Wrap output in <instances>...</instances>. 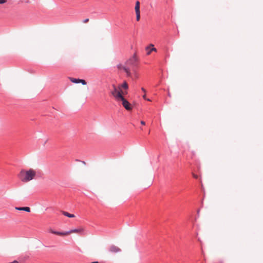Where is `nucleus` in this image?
Wrapping results in <instances>:
<instances>
[{
  "label": "nucleus",
  "instance_id": "nucleus-19",
  "mask_svg": "<svg viewBox=\"0 0 263 263\" xmlns=\"http://www.w3.org/2000/svg\"><path fill=\"white\" fill-rule=\"evenodd\" d=\"M141 90L143 92H144V93L146 92V90L144 88H141Z\"/></svg>",
  "mask_w": 263,
  "mask_h": 263
},
{
  "label": "nucleus",
  "instance_id": "nucleus-2",
  "mask_svg": "<svg viewBox=\"0 0 263 263\" xmlns=\"http://www.w3.org/2000/svg\"><path fill=\"white\" fill-rule=\"evenodd\" d=\"M49 232L50 233L55 234V235L64 236H67V235H69L72 233H79V234H82L84 232V229L83 228H80L79 229L71 230L69 231L65 232H57V231H55L52 229H50Z\"/></svg>",
  "mask_w": 263,
  "mask_h": 263
},
{
  "label": "nucleus",
  "instance_id": "nucleus-10",
  "mask_svg": "<svg viewBox=\"0 0 263 263\" xmlns=\"http://www.w3.org/2000/svg\"><path fill=\"white\" fill-rule=\"evenodd\" d=\"M153 46H154V45L151 44V46L147 47L146 48V50L147 51V54L148 55L150 54L152 51H156L157 49L153 47Z\"/></svg>",
  "mask_w": 263,
  "mask_h": 263
},
{
  "label": "nucleus",
  "instance_id": "nucleus-8",
  "mask_svg": "<svg viewBox=\"0 0 263 263\" xmlns=\"http://www.w3.org/2000/svg\"><path fill=\"white\" fill-rule=\"evenodd\" d=\"M109 251L112 253H117L121 251V249L118 246L112 245L109 247Z\"/></svg>",
  "mask_w": 263,
  "mask_h": 263
},
{
  "label": "nucleus",
  "instance_id": "nucleus-5",
  "mask_svg": "<svg viewBox=\"0 0 263 263\" xmlns=\"http://www.w3.org/2000/svg\"><path fill=\"white\" fill-rule=\"evenodd\" d=\"M118 101H121L122 104L123 106L124 107V108L127 110H132V108L131 106V104L126 100L123 96L121 97L119 100H117Z\"/></svg>",
  "mask_w": 263,
  "mask_h": 263
},
{
  "label": "nucleus",
  "instance_id": "nucleus-11",
  "mask_svg": "<svg viewBox=\"0 0 263 263\" xmlns=\"http://www.w3.org/2000/svg\"><path fill=\"white\" fill-rule=\"evenodd\" d=\"M15 210H18V211H24L27 212H30V209L29 207H15Z\"/></svg>",
  "mask_w": 263,
  "mask_h": 263
},
{
  "label": "nucleus",
  "instance_id": "nucleus-6",
  "mask_svg": "<svg viewBox=\"0 0 263 263\" xmlns=\"http://www.w3.org/2000/svg\"><path fill=\"white\" fill-rule=\"evenodd\" d=\"M138 60V58L136 54H134L130 59L125 62L129 66L134 65Z\"/></svg>",
  "mask_w": 263,
  "mask_h": 263
},
{
  "label": "nucleus",
  "instance_id": "nucleus-21",
  "mask_svg": "<svg viewBox=\"0 0 263 263\" xmlns=\"http://www.w3.org/2000/svg\"><path fill=\"white\" fill-rule=\"evenodd\" d=\"M11 263H18V261H16V260H14V261H13V262H12Z\"/></svg>",
  "mask_w": 263,
  "mask_h": 263
},
{
  "label": "nucleus",
  "instance_id": "nucleus-13",
  "mask_svg": "<svg viewBox=\"0 0 263 263\" xmlns=\"http://www.w3.org/2000/svg\"><path fill=\"white\" fill-rule=\"evenodd\" d=\"M62 214L65 215V216H67L69 218H73L75 217L74 215L70 214L67 212L63 211Z\"/></svg>",
  "mask_w": 263,
  "mask_h": 263
},
{
  "label": "nucleus",
  "instance_id": "nucleus-20",
  "mask_svg": "<svg viewBox=\"0 0 263 263\" xmlns=\"http://www.w3.org/2000/svg\"><path fill=\"white\" fill-rule=\"evenodd\" d=\"M143 98L144 99H145H145H146V95H145V94H144V95L143 96Z\"/></svg>",
  "mask_w": 263,
  "mask_h": 263
},
{
  "label": "nucleus",
  "instance_id": "nucleus-7",
  "mask_svg": "<svg viewBox=\"0 0 263 263\" xmlns=\"http://www.w3.org/2000/svg\"><path fill=\"white\" fill-rule=\"evenodd\" d=\"M135 12L136 14V20L139 21L140 19V2L137 1L135 7Z\"/></svg>",
  "mask_w": 263,
  "mask_h": 263
},
{
  "label": "nucleus",
  "instance_id": "nucleus-17",
  "mask_svg": "<svg viewBox=\"0 0 263 263\" xmlns=\"http://www.w3.org/2000/svg\"><path fill=\"white\" fill-rule=\"evenodd\" d=\"M193 177H194L196 179L198 178V176L195 174H193Z\"/></svg>",
  "mask_w": 263,
  "mask_h": 263
},
{
  "label": "nucleus",
  "instance_id": "nucleus-9",
  "mask_svg": "<svg viewBox=\"0 0 263 263\" xmlns=\"http://www.w3.org/2000/svg\"><path fill=\"white\" fill-rule=\"evenodd\" d=\"M70 81L71 82L74 83H81L83 85H86V81L84 80L70 78Z\"/></svg>",
  "mask_w": 263,
  "mask_h": 263
},
{
  "label": "nucleus",
  "instance_id": "nucleus-4",
  "mask_svg": "<svg viewBox=\"0 0 263 263\" xmlns=\"http://www.w3.org/2000/svg\"><path fill=\"white\" fill-rule=\"evenodd\" d=\"M112 87L114 88L113 90L111 92V95L115 98V99L118 100L121 97H122V94L120 90H118L116 86L114 85H112Z\"/></svg>",
  "mask_w": 263,
  "mask_h": 263
},
{
  "label": "nucleus",
  "instance_id": "nucleus-23",
  "mask_svg": "<svg viewBox=\"0 0 263 263\" xmlns=\"http://www.w3.org/2000/svg\"><path fill=\"white\" fill-rule=\"evenodd\" d=\"M90 263H100V262H99L98 261H94V262H92Z\"/></svg>",
  "mask_w": 263,
  "mask_h": 263
},
{
  "label": "nucleus",
  "instance_id": "nucleus-15",
  "mask_svg": "<svg viewBox=\"0 0 263 263\" xmlns=\"http://www.w3.org/2000/svg\"><path fill=\"white\" fill-rule=\"evenodd\" d=\"M7 2V0H0V4H3Z\"/></svg>",
  "mask_w": 263,
  "mask_h": 263
},
{
  "label": "nucleus",
  "instance_id": "nucleus-14",
  "mask_svg": "<svg viewBox=\"0 0 263 263\" xmlns=\"http://www.w3.org/2000/svg\"><path fill=\"white\" fill-rule=\"evenodd\" d=\"M120 91L121 92V93L122 94V96H123V95H126L127 93V92L126 91V90L125 91L120 90Z\"/></svg>",
  "mask_w": 263,
  "mask_h": 263
},
{
  "label": "nucleus",
  "instance_id": "nucleus-16",
  "mask_svg": "<svg viewBox=\"0 0 263 263\" xmlns=\"http://www.w3.org/2000/svg\"><path fill=\"white\" fill-rule=\"evenodd\" d=\"M88 21H89V19L86 18L83 22L84 23H87V22H88Z\"/></svg>",
  "mask_w": 263,
  "mask_h": 263
},
{
  "label": "nucleus",
  "instance_id": "nucleus-12",
  "mask_svg": "<svg viewBox=\"0 0 263 263\" xmlns=\"http://www.w3.org/2000/svg\"><path fill=\"white\" fill-rule=\"evenodd\" d=\"M128 86L126 81H124L123 82V83L122 85H120L119 87V88L120 90H121V88H123L125 90H127L128 89Z\"/></svg>",
  "mask_w": 263,
  "mask_h": 263
},
{
  "label": "nucleus",
  "instance_id": "nucleus-18",
  "mask_svg": "<svg viewBox=\"0 0 263 263\" xmlns=\"http://www.w3.org/2000/svg\"><path fill=\"white\" fill-rule=\"evenodd\" d=\"M141 124L142 125H144L145 124V122H144V121H141Z\"/></svg>",
  "mask_w": 263,
  "mask_h": 263
},
{
  "label": "nucleus",
  "instance_id": "nucleus-24",
  "mask_svg": "<svg viewBox=\"0 0 263 263\" xmlns=\"http://www.w3.org/2000/svg\"><path fill=\"white\" fill-rule=\"evenodd\" d=\"M145 100H147V101H151L149 99H147V98H146V99H145Z\"/></svg>",
  "mask_w": 263,
  "mask_h": 263
},
{
  "label": "nucleus",
  "instance_id": "nucleus-1",
  "mask_svg": "<svg viewBox=\"0 0 263 263\" xmlns=\"http://www.w3.org/2000/svg\"><path fill=\"white\" fill-rule=\"evenodd\" d=\"M36 176V172L30 168L28 170H22L18 174L19 179L24 182H27L33 179Z\"/></svg>",
  "mask_w": 263,
  "mask_h": 263
},
{
  "label": "nucleus",
  "instance_id": "nucleus-3",
  "mask_svg": "<svg viewBox=\"0 0 263 263\" xmlns=\"http://www.w3.org/2000/svg\"><path fill=\"white\" fill-rule=\"evenodd\" d=\"M116 67L118 72H124L127 77H130L132 76L129 66L126 62L117 64Z\"/></svg>",
  "mask_w": 263,
  "mask_h": 263
},
{
  "label": "nucleus",
  "instance_id": "nucleus-22",
  "mask_svg": "<svg viewBox=\"0 0 263 263\" xmlns=\"http://www.w3.org/2000/svg\"><path fill=\"white\" fill-rule=\"evenodd\" d=\"M168 96L170 97H171V94H170V92H168Z\"/></svg>",
  "mask_w": 263,
  "mask_h": 263
}]
</instances>
